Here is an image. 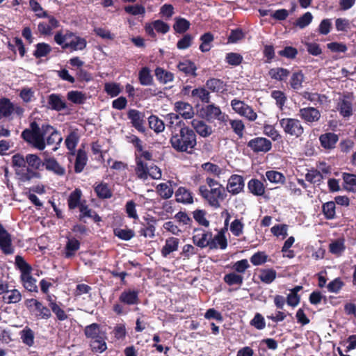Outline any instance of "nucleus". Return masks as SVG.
Instances as JSON below:
<instances>
[{
    "label": "nucleus",
    "mask_w": 356,
    "mask_h": 356,
    "mask_svg": "<svg viewBox=\"0 0 356 356\" xmlns=\"http://www.w3.org/2000/svg\"><path fill=\"white\" fill-rule=\"evenodd\" d=\"M249 191L256 196H261L265 193V186L261 181L257 179H252L248 183Z\"/></svg>",
    "instance_id": "393cba45"
},
{
    "label": "nucleus",
    "mask_w": 356,
    "mask_h": 356,
    "mask_svg": "<svg viewBox=\"0 0 356 356\" xmlns=\"http://www.w3.org/2000/svg\"><path fill=\"white\" fill-rule=\"evenodd\" d=\"M24 110L20 106L13 104L7 98L0 99V114L3 117H9L13 113L21 116Z\"/></svg>",
    "instance_id": "9d476101"
},
{
    "label": "nucleus",
    "mask_w": 356,
    "mask_h": 356,
    "mask_svg": "<svg viewBox=\"0 0 356 356\" xmlns=\"http://www.w3.org/2000/svg\"><path fill=\"white\" fill-rule=\"evenodd\" d=\"M321 145L325 149H333L339 140V137L334 133H326L319 137Z\"/></svg>",
    "instance_id": "5701e85b"
},
{
    "label": "nucleus",
    "mask_w": 356,
    "mask_h": 356,
    "mask_svg": "<svg viewBox=\"0 0 356 356\" xmlns=\"http://www.w3.org/2000/svg\"><path fill=\"white\" fill-rule=\"evenodd\" d=\"M20 338L22 342L26 346L31 347L34 343V332L29 327H25L20 332Z\"/></svg>",
    "instance_id": "ea45409f"
},
{
    "label": "nucleus",
    "mask_w": 356,
    "mask_h": 356,
    "mask_svg": "<svg viewBox=\"0 0 356 356\" xmlns=\"http://www.w3.org/2000/svg\"><path fill=\"white\" fill-rule=\"evenodd\" d=\"M0 248L5 254H11L14 252L10 234L0 224Z\"/></svg>",
    "instance_id": "4468645a"
},
{
    "label": "nucleus",
    "mask_w": 356,
    "mask_h": 356,
    "mask_svg": "<svg viewBox=\"0 0 356 356\" xmlns=\"http://www.w3.org/2000/svg\"><path fill=\"white\" fill-rule=\"evenodd\" d=\"M245 186L244 179L238 175H232L227 181V191L233 195H237L243 191Z\"/></svg>",
    "instance_id": "f8f14e48"
},
{
    "label": "nucleus",
    "mask_w": 356,
    "mask_h": 356,
    "mask_svg": "<svg viewBox=\"0 0 356 356\" xmlns=\"http://www.w3.org/2000/svg\"><path fill=\"white\" fill-rule=\"evenodd\" d=\"M248 146L254 152H267L271 149L272 143L266 138L258 137L250 140Z\"/></svg>",
    "instance_id": "ddd939ff"
},
{
    "label": "nucleus",
    "mask_w": 356,
    "mask_h": 356,
    "mask_svg": "<svg viewBox=\"0 0 356 356\" xmlns=\"http://www.w3.org/2000/svg\"><path fill=\"white\" fill-rule=\"evenodd\" d=\"M80 243L75 238L69 239L65 247V257L70 258L79 249Z\"/></svg>",
    "instance_id": "a18cd8bd"
},
{
    "label": "nucleus",
    "mask_w": 356,
    "mask_h": 356,
    "mask_svg": "<svg viewBox=\"0 0 356 356\" xmlns=\"http://www.w3.org/2000/svg\"><path fill=\"white\" fill-rule=\"evenodd\" d=\"M51 51V47L47 43H38L36 45V49L35 50L33 55L36 58H41L47 56Z\"/></svg>",
    "instance_id": "6e6d98bb"
},
{
    "label": "nucleus",
    "mask_w": 356,
    "mask_h": 356,
    "mask_svg": "<svg viewBox=\"0 0 356 356\" xmlns=\"http://www.w3.org/2000/svg\"><path fill=\"white\" fill-rule=\"evenodd\" d=\"M193 97L200 99L202 102L209 103L210 101L209 92L204 88H195L191 92Z\"/></svg>",
    "instance_id": "8fccbe9b"
},
{
    "label": "nucleus",
    "mask_w": 356,
    "mask_h": 356,
    "mask_svg": "<svg viewBox=\"0 0 356 356\" xmlns=\"http://www.w3.org/2000/svg\"><path fill=\"white\" fill-rule=\"evenodd\" d=\"M106 336H102L97 339L91 340L90 346L92 351L96 353H102L107 348V346L105 341Z\"/></svg>",
    "instance_id": "37998d69"
},
{
    "label": "nucleus",
    "mask_w": 356,
    "mask_h": 356,
    "mask_svg": "<svg viewBox=\"0 0 356 356\" xmlns=\"http://www.w3.org/2000/svg\"><path fill=\"white\" fill-rule=\"evenodd\" d=\"M177 67L179 71L184 72L186 74L195 75L196 67L193 63L190 60H184L180 62Z\"/></svg>",
    "instance_id": "09e8293b"
},
{
    "label": "nucleus",
    "mask_w": 356,
    "mask_h": 356,
    "mask_svg": "<svg viewBox=\"0 0 356 356\" xmlns=\"http://www.w3.org/2000/svg\"><path fill=\"white\" fill-rule=\"evenodd\" d=\"M44 166L47 170L52 171L58 175H63L65 172L64 168L60 166L54 159H45Z\"/></svg>",
    "instance_id": "473e14b6"
},
{
    "label": "nucleus",
    "mask_w": 356,
    "mask_h": 356,
    "mask_svg": "<svg viewBox=\"0 0 356 356\" xmlns=\"http://www.w3.org/2000/svg\"><path fill=\"white\" fill-rule=\"evenodd\" d=\"M191 124L195 131L203 138L209 137L213 133L212 127L202 120L194 119Z\"/></svg>",
    "instance_id": "a211bd4d"
},
{
    "label": "nucleus",
    "mask_w": 356,
    "mask_h": 356,
    "mask_svg": "<svg viewBox=\"0 0 356 356\" xmlns=\"http://www.w3.org/2000/svg\"><path fill=\"white\" fill-rule=\"evenodd\" d=\"M21 279L24 288L31 292H37L38 286L36 285V280L30 275V273H26L21 275Z\"/></svg>",
    "instance_id": "c9c22d12"
},
{
    "label": "nucleus",
    "mask_w": 356,
    "mask_h": 356,
    "mask_svg": "<svg viewBox=\"0 0 356 356\" xmlns=\"http://www.w3.org/2000/svg\"><path fill=\"white\" fill-rule=\"evenodd\" d=\"M139 82L143 86H150L153 83V76L149 67H143L138 73Z\"/></svg>",
    "instance_id": "f704fd0d"
},
{
    "label": "nucleus",
    "mask_w": 356,
    "mask_h": 356,
    "mask_svg": "<svg viewBox=\"0 0 356 356\" xmlns=\"http://www.w3.org/2000/svg\"><path fill=\"white\" fill-rule=\"evenodd\" d=\"M174 110L177 113L186 120L193 118L195 114L193 106L185 102L179 101L175 102L174 105Z\"/></svg>",
    "instance_id": "f3484780"
},
{
    "label": "nucleus",
    "mask_w": 356,
    "mask_h": 356,
    "mask_svg": "<svg viewBox=\"0 0 356 356\" xmlns=\"http://www.w3.org/2000/svg\"><path fill=\"white\" fill-rule=\"evenodd\" d=\"M128 118L131 120V123L138 131L144 132L145 131L144 127L145 115L136 109H131L127 113Z\"/></svg>",
    "instance_id": "dca6fc26"
},
{
    "label": "nucleus",
    "mask_w": 356,
    "mask_h": 356,
    "mask_svg": "<svg viewBox=\"0 0 356 356\" xmlns=\"http://www.w3.org/2000/svg\"><path fill=\"white\" fill-rule=\"evenodd\" d=\"M346 250L345 240L343 238H339L332 241L329 245V250L337 257L341 256Z\"/></svg>",
    "instance_id": "c85d7f7f"
},
{
    "label": "nucleus",
    "mask_w": 356,
    "mask_h": 356,
    "mask_svg": "<svg viewBox=\"0 0 356 356\" xmlns=\"http://www.w3.org/2000/svg\"><path fill=\"white\" fill-rule=\"evenodd\" d=\"M54 40L63 49H70L71 51L83 50L87 44L85 38L70 31H67L65 33H56L54 35Z\"/></svg>",
    "instance_id": "f03ea898"
},
{
    "label": "nucleus",
    "mask_w": 356,
    "mask_h": 356,
    "mask_svg": "<svg viewBox=\"0 0 356 356\" xmlns=\"http://www.w3.org/2000/svg\"><path fill=\"white\" fill-rule=\"evenodd\" d=\"M156 191L158 194L163 199H169L173 195V189L171 186L168 185L167 183H161L156 186Z\"/></svg>",
    "instance_id": "c03bdc74"
},
{
    "label": "nucleus",
    "mask_w": 356,
    "mask_h": 356,
    "mask_svg": "<svg viewBox=\"0 0 356 356\" xmlns=\"http://www.w3.org/2000/svg\"><path fill=\"white\" fill-rule=\"evenodd\" d=\"M224 280L230 286L235 284L241 285L243 284V277L242 275L236 273H230L225 275Z\"/></svg>",
    "instance_id": "603ef678"
},
{
    "label": "nucleus",
    "mask_w": 356,
    "mask_h": 356,
    "mask_svg": "<svg viewBox=\"0 0 356 356\" xmlns=\"http://www.w3.org/2000/svg\"><path fill=\"white\" fill-rule=\"evenodd\" d=\"M114 234L119 238L129 241L134 236V232L130 229L117 228L114 229Z\"/></svg>",
    "instance_id": "bf43d9fd"
},
{
    "label": "nucleus",
    "mask_w": 356,
    "mask_h": 356,
    "mask_svg": "<svg viewBox=\"0 0 356 356\" xmlns=\"http://www.w3.org/2000/svg\"><path fill=\"white\" fill-rule=\"evenodd\" d=\"M199 192L202 198L215 209L220 207L219 200H223L226 195L223 186L208 188L207 186L202 185L199 187Z\"/></svg>",
    "instance_id": "20e7f679"
},
{
    "label": "nucleus",
    "mask_w": 356,
    "mask_h": 356,
    "mask_svg": "<svg viewBox=\"0 0 356 356\" xmlns=\"http://www.w3.org/2000/svg\"><path fill=\"white\" fill-rule=\"evenodd\" d=\"M270 96L275 100L277 106L280 109H282L286 100L285 94L280 90H273L271 92Z\"/></svg>",
    "instance_id": "338daca9"
},
{
    "label": "nucleus",
    "mask_w": 356,
    "mask_h": 356,
    "mask_svg": "<svg viewBox=\"0 0 356 356\" xmlns=\"http://www.w3.org/2000/svg\"><path fill=\"white\" fill-rule=\"evenodd\" d=\"M201 112L204 117L209 121L218 120L226 122L229 120V116L222 113L220 108L213 104L202 107Z\"/></svg>",
    "instance_id": "6e6552de"
},
{
    "label": "nucleus",
    "mask_w": 356,
    "mask_h": 356,
    "mask_svg": "<svg viewBox=\"0 0 356 356\" xmlns=\"http://www.w3.org/2000/svg\"><path fill=\"white\" fill-rule=\"evenodd\" d=\"M31 127V129H25L22 131V137L34 147L40 150L44 149L46 146L44 138L45 136V126H42L40 128L35 122H33Z\"/></svg>",
    "instance_id": "7ed1b4c3"
},
{
    "label": "nucleus",
    "mask_w": 356,
    "mask_h": 356,
    "mask_svg": "<svg viewBox=\"0 0 356 356\" xmlns=\"http://www.w3.org/2000/svg\"><path fill=\"white\" fill-rule=\"evenodd\" d=\"M149 166L147 163L143 162L141 159H136V173L138 178L141 179H147L148 177Z\"/></svg>",
    "instance_id": "58836bf2"
},
{
    "label": "nucleus",
    "mask_w": 356,
    "mask_h": 356,
    "mask_svg": "<svg viewBox=\"0 0 356 356\" xmlns=\"http://www.w3.org/2000/svg\"><path fill=\"white\" fill-rule=\"evenodd\" d=\"M176 200L183 204H191L193 202L191 193L184 187H179L175 192Z\"/></svg>",
    "instance_id": "cd10ccee"
},
{
    "label": "nucleus",
    "mask_w": 356,
    "mask_h": 356,
    "mask_svg": "<svg viewBox=\"0 0 356 356\" xmlns=\"http://www.w3.org/2000/svg\"><path fill=\"white\" fill-rule=\"evenodd\" d=\"M84 333L87 338L91 340L97 339L105 335V333L100 330V327L97 323H92L85 327Z\"/></svg>",
    "instance_id": "7c9ffc66"
},
{
    "label": "nucleus",
    "mask_w": 356,
    "mask_h": 356,
    "mask_svg": "<svg viewBox=\"0 0 356 356\" xmlns=\"http://www.w3.org/2000/svg\"><path fill=\"white\" fill-rule=\"evenodd\" d=\"M87 154L84 150L79 149L75 161V172L77 173L81 172L87 163Z\"/></svg>",
    "instance_id": "4c0bfd02"
},
{
    "label": "nucleus",
    "mask_w": 356,
    "mask_h": 356,
    "mask_svg": "<svg viewBox=\"0 0 356 356\" xmlns=\"http://www.w3.org/2000/svg\"><path fill=\"white\" fill-rule=\"evenodd\" d=\"M290 72L282 67H275L270 69L268 72V74L271 79H275L277 81H285L289 75Z\"/></svg>",
    "instance_id": "72a5a7b5"
},
{
    "label": "nucleus",
    "mask_w": 356,
    "mask_h": 356,
    "mask_svg": "<svg viewBox=\"0 0 356 356\" xmlns=\"http://www.w3.org/2000/svg\"><path fill=\"white\" fill-rule=\"evenodd\" d=\"M29 6L38 17L42 18L47 17V12L43 10L40 4L36 0H29Z\"/></svg>",
    "instance_id": "69168bd1"
},
{
    "label": "nucleus",
    "mask_w": 356,
    "mask_h": 356,
    "mask_svg": "<svg viewBox=\"0 0 356 356\" xmlns=\"http://www.w3.org/2000/svg\"><path fill=\"white\" fill-rule=\"evenodd\" d=\"M26 162L32 170H40L44 165V161H42L36 154H29L26 156Z\"/></svg>",
    "instance_id": "2f4dec72"
},
{
    "label": "nucleus",
    "mask_w": 356,
    "mask_h": 356,
    "mask_svg": "<svg viewBox=\"0 0 356 356\" xmlns=\"http://www.w3.org/2000/svg\"><path fill=\"white\" fill-rule=\"evenodd\" d=\"M119 301L120 303L113 305V312L118 315L126 314L127 312L125 310L123 305L129 306L138 305L140 302L138 291L133 289L124 290L120 295Z\"/></svg>",
    "instance_id": "39448f33"
},
{
    "label": "nucleus",
    "mask_w": 356,
    "mask_h": 356,
    "mask_svg": "<svg viewBox=\"0 0 356 356\" xmlns=\"http://www.w3.org/2000/svg\"><path fill=\"white\" fill-rule=\"evenodd\" d=\"M149 126L156 133L163 132L165 129V124L162 120L156 115H151L148 118Z\"/></svg>",
    "instance_id": "a19ab883"
},
{
    "label": "nucleus",
    "mask_w": 356,
    "mask_h": 356,
    "mask_svg": "<svg viewBox=\"0 0 356 356\" xmlns=\"http://www.w3.org/2000/svg\"><path fill=\"white\" fill-rule=\"evenodd\" d=\"M206 86L208 89L214 92H222L226 90L225 84L218 79H209L206 83Z\"/></svg>",
    "instance_id": "e433bc0d"
},
{
    "label": "nucleus",
    "mask_w": 356,
    "mask_h": 356,
    "mask_svg": "<svg viewBox=\"0 0 356 356\" xmlns=\"http://www.w3.org/2000/svg\"><path fill=\"white\" fill-rule=\"evenodd\" d=\"M45 136L49 134L47 138V145L49 146H53L52 149L56 151L58 149L59 145L63 140V138L60 134L55 130L51 126L46 125L45 126Z\"/></svg>",
    "instance_id": "2eb2a0df"
},
{
    "label": "nucleus",
    "mask_w": 356,
    "mask_h": 356,
    "mask_svg": "<svg viewBox=\"0 0 356 356\" xmlns=\"http://www.w3.org/2000/svg\"><path fill=\"white\" fill-rule=\"evenodd\" d=\"M279 122L284 133L291 136L298 138L304 131L302 124L298 119L286 118L281 119Z\"/></svg>",
    "instance_id": "423d86ee"
},
{
    "label": "nucleus",
    "mask_w": 356,
    "mask_h": 356,
    "mask_svg": "<svg viewBox=\"0 0 356 356\" xmlns=\"http://www.w3.org/2000/svg\"><path fill=\"white\" fill-rule=\"evenodd\" d=\"M95 191L97 196L100 198H109L112 195V193L106 184L101 183L98 184L95 187Z\"/></svg>",
    "instance_id": "5fc2aeb1"
},
{
    "label": "nucleus",
    "mask_w": 356,
    "mask_h": 356,
    "mask_svg": "<svg viewBox=\"0 0 356 356\" xmlns=\"http://www.w3.org/2000/svg\"><path fill=\"white\" fill-rule=\"evenodd\" d=\"M304 81V76L301 72H294L290 79V85L294 90H299L302 88Z\"/></svg>",
    "instance_id": "864d4df0"
},
{
    "label": "nucleus",
    "mask_w": 356,
    "mask_h": 356,
    "mask_svg": "<svg viewBox=\"0 0 356 356\" xmlns=\"http://www.w3.org/2000/svg\"><path fill=\"white\" fill-rule=\"evenodd\" d=\"M305 179L312 184H319L323 179V175L317 170H311L305 175Z\"/></svg>",
    "instance_id": "e2e57ef3"
},
{
    "label": "nucleus",
    "mask_w": 356,
    "mask_h": 356,
    "mask_svg": "<svg viewBox=\"0 0 356 356\" xmlns=\"http://www.w3.org/2000/svg\"><path fill=\"white\" fill-rule=\"evenodd\" d=\"M170 143L177 152H191L197 143L196 135L192 129L184 126L178 133L172 134Z\"/></svg>",
    "instance_id": "f257e3e1"
},
{
    "label": "nucleus",
    "mask_w": 356,
    "mask_h": 356,
    "mask_svg": "<svg viewBox=\"0 0 356 356\" xmlns=\"http://www.w3.org/2000/svg\"><path fill=\"white\" fill-rule=\"evenodd\" d=\"M210 249H217L220 248L225 250L227 246V241L223 232H219L213 237L211 236L210 240Z\"/></svg>",
    "instance_id": "b1692460"
},
{
    "label": "nucleus",
    "mask_w": 356,
    "mask_h": 356,
    "mask_svg": "<svg viewBox=\"0 0 356 356\" xmlns=\"http://www.w3.org/2000/svg\"><path fill=\"white\" fill-rule=\"evenodd\" d=\"M154 232L155 227L152 223L149 222H147L146 224H143L139 230V234L140 236L149 238H153L155 235Z\"/></svg>",
    "instance_id": "13d9d810"
},
{
    "label": "nucleus",
    "mask_w": 356,
    "mask_h": 356,
    "mask_svg": "<svg viewBox=\"0 0 356 356\" xmlns=\"http://www.w3.org/2000/svg\"><path fill=\"white\" fill-rule=\"evenodd\" d=\"M342 178L344 189L348 192L356 193V175L343 172Z\"/></svg>",
    "instance_id": "a878e982"
},
{
    "label": "nucleus",
    "mask_w": 356,
    "mask_h": 356,
    "mask_svg": "<svg viewBox=\"0 0 356 356\" xmlns=\"http://www.w3.org/2000/svg\"><path fill=\"white\" fill-rule=\"evenodd\" d=\"M336 109L344 118H349L355 111L353 100L350 96L343 95L337 100Z\"/></svg>",
    "instance_id": "1a4fd4ad"
},
{
    "label": "nucleus",
    "mask_w": 356,
    "mask_h": 356,
    "mask_svg": "<svg viewBox=\"0 0 356 356\" xmlns=\"http://www.w3.org/2000/svg\"><path fill=\"white\" fill-rule=\"evenodd\" d=\"M78 142L79 136L78 134L74 131L71 132L65 139V143L66 147L72 152V154H74V150Z\"/></svg>",
    "instance_id": "de8ad7c7"
},
{
    "label": "nucleus",
    "mask_w": 356,
    "mask_h": 356,
    "mask_svg": "<svg viewBox=\"0 0 356 356\" xmlns=\"http://www.w3.org/2000/svg\"><path fill=\"white\" fill-rule=\"evenodd\" d=\"M230 104L234 112L239 115L247 118L250 121H254L257 119V115L253 108L244 102L234 99L231 101Z\"/></svg>",
    "instance_id": "0eeeda50"
},
{
    "label": "nucleus",
    "mask_w": 356,
    "mask_h": 356,
    "mask_svg": "<svg viewBox=\"0 0 356 356\" xmlns=\"http://www.w3.org/2000/svg\"><path fill=\"white\" fill-rule=\"evenodd\" d=\"M206 211L202 209H197L193 211L194 219L201 225L204 227L209 226V221L206 218Z\"/></svg>",
    "instance_id": "0e129e2a"
},
{
    "label": "nucleus",
    "mask_w": 356,
    "mask_h": 356,
    "mask_svg": "<svg viewBox=\"0 0 356 356\" xmlns=\"http://www.w3.org/2000/svg\"><path fill=\"white\" fill-rule=\"evenodd\" d=\"M244 224L239 219H235L230 225V231L235 236H240L243 232Z\"/></svg>",
    "instance_id": "774afa93"
},
{
    "label": "nucleus",
    "mask_w": 356,
    "mask_h": 356,
    "mask_svg": "<svg viewBox=\"0 0 356 356\" xmlns=\"http://www.w3.org/2000/svg\"><path fill=\"white\" fill-rule=\"evenodd\" d=\"M154 72L156 79L161 83L166 84L174 80V74L162 67H156Z\"/></svg>",
    "instance_id": "c756f323"
},
{
    "label": "nucleus",
    "mask_w": 356,
    "mask_h": 356,
    "mask_svg": "<svg viewBox=\"0 0 356 356\" xmlns=\"http://www.w3.org/2000/svg\"><path fill=\"white\" fill-rule=\"evenodd\" d=\"M277 273L271 268L262 269L260 270L259 277L261 282L266 284L272 283L276 278Z\"/></svg>",
    "instance_id": "79ce46f5"
},
{
    "label": "nucleus",
    "mask_w": 356,
    "mask_h": 356,
    "mask_svg": "<svg viewBox=\"0 0 356 356\" xmlns=\"http://www.w3.org/2000/svg\"><path fill=\"white\" fill-rule=\"evenodd\" d=\"M104 90L111 97H114L120 93L121 88L119 83H106L104 84Z\"/></svg>",
    "instance_id": "680f3d73"
},
{
    "label": "nucleus",
    "mask_w": 356,
    "mask_h": 356,
    "mask_svg": "<svg viewBox=\"0 0 356 356\" xmlns=\"http://www.w3.org/2000/svg\"><path fill=\"white\" fill-rule=\"evenodd\" d=\"M266 177L270 183L273 184H283L285 181L284 175L275 170L267 171Z\"/></svg>",
    "instance_id": "49530a36"
},
{
    "label": "nucleus",
    "mask_w": 356,
    "mask_h": 356,
    "mask_svg": "<svg viewBox=\"0 0 356 356\" xmlns=\"http://www.w3.org/2000/svg\"><path fill=\"white\" fill-rule=\"evenodd\" d=\"M29 302H33L34 309L33 312L36 318L47 320L51 316L50 309L43 305L42 302L38 300H30Z\"/></svg>",
    "instance_id": "aec40b11"
},
{
    "label": "nucleus",
    "mask_w": 356,
    "mask_h": 356,
    "mask_svg": "<svg viewBox=\"0 0 356 356\" xmlns=\"http://www.w3.org/2000/svg\"><path fill=\"white\" fill-rule=\"evenodd\" d=\"M48 105L49 108L52 110L60 111L67 108L65 100L62 98L60 95L51 94L48 96Z\"/></svg>",
    "instance_id": "412c9836"
},
{
    "label": "nucleus",
    "mask_w": 356,
    "mask_h": 356,
    "mask_svg": "<svg viewBox=\"0 0 356 356\" xmlns=\"http://www.w3.org/2000/svg\"><path fill=\"white\" fill-rule=\"evenodd\" d=\"M81 195V191L78 188L71 193L68 198V206L70 209H75L79 205Z\"/></svg>",
    "instance_id": "3c124183"
},
{
    "label": "nucleus",
    "mask_w": 356,
    "mask_h": 356,
    "mask_svg": "<svg viewBox=\"0 0 356 356\" xmlns=\"http://www.w3.org/2000/svg\"><path fill=\"white\" fill-rule=\"evenodd\" d=\"M3 300L7 304H17L22 300V296L20 291L17 289H8V291L3 295Z\"/></svg>",
    "instance_id": "bb28decb"
},
{
    "label": "nucleus",
    "mask_w": 356,
    "mask_h": 356,
    "mask_svg": "<svg viewBox=\"0 0 356 356\" xmlns=\"http://www.w3.org/2000/svg\"><path fill=\"white\" fill-rule=\"evenodd\" d=\"M212 236L211 232H207L202 229H195L193 236V243L199 248H204L209 247L210 248V240Z\"/></svg>",
    "instance_id": "9b49d317"
},
{
    "label": "nucleus",
    "mask_w": 356,
    "mask_h": 356,
    "mask_svg": "<svg viewBox=\"0 0 356 356\" xmlns=\"http://www.w3.org/2000/svg\"><path fill=\"white\" fill-rule=\"evenodd\" d=\"M300 116L306 122H314L320 119L321 113L314 107H307L300 110Z\"/></svg>",
    "instance_id": "6ab92c4d"
},
{
    "label": "nucleus",
    "mask_w": 356,
    "mask_h": 356,
    "mask_svg": "<svg viewBox=\"0 0 356 356\" xmlns=\"http://www.w3.org/2000/svg\"><path fill=\"white\" fill-rule=\"evenodd\" d=\"M67 99L74 104H81L86 100L85 95L80 91H70L67 95Z\"/></svg>",
    "instance_id": "052dcab7"
},
{
    "label": "nucleus",
    "mask_w": 356,
    "mask_h": 356,
    "mask_svg": "<svg viewBox=\"0 0 356 356\" xmlns=\"http://www.w3.org/2000/svg\"><path fill=\"white\" fill-rule=\"evenodd\" d=\"M323 213L327 219H333L335 217V202L330 201L325 203L322 207Z\"/></svg>",
    "instance_id": "4d7b16f0"
},
{
    "label": "nucleus",
    "mask_w": 356,
    "mask_h": 356,
    "mask_svg": "<svg viewBox=\"0 0 356 356\" xmlns=\"http://www.w3.org/2000/svg\"><path fill=\"white\" fill-rule=\"evenodd\" d=\"M179 239L175 237H170L165 240V245L163 246L161 253L163 257H167L170 253L178 250Z\"/></svg>",
    "instance_id": "4be33fe9"
}]
</instances>
